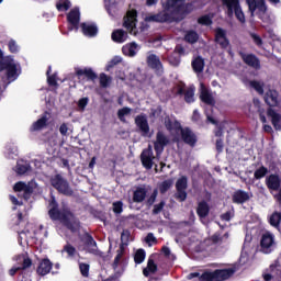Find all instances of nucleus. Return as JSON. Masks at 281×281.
I'll list each match as a JSON object with an SVG mask.
<instances>
[{
    "label": "nucleus",
    "mask_w": 281,
    "mask_h": 281,
    "mask_svg": "<svg viewBox=\"0 0 281 281\" xmlns=\"http://www.w3.org/2000/svg\"><path fill=\"white\" fill-rule=\"evenodd\" d=\"M162 10L156 14H149L145 18L147 23H179L183 21L192 10V4L186 0H166L161 2Z\"/></svg>",
    "instance_id": "nucleus-1"
},
{
    "label": "nucleus",
    "mask_w": 281,
    "mask_h": 281,
    "mask_svg": "<svg viewBox=\"0 0 281 281\" xmlns=\"http://www.w3.org/2000/svg\"><path fill=\"white\" fill-rule=\"evenodd\" d=\"M87 104H89V98H87V97L81 98V99L78 101V106H79V109H81L82 111H85V109H87Z\"/></svg>",
    "instance_id": "nucleus-59"
},
{
    "label": "nucleus",
    "mask_w": 281,
    "mask_h": 281,
    "mask_svg": "<svg viewBox=\"0 0 281 281\" xmlns=\"http://www.w3.org/2000/svg\"><path fill=\"white\" fill-rule=\"evenodd\" d=\"M165 127L167 131H176L179 132L181 130V123L179 121L172 122V119L170 116L165 117Z\"/></svg>",
    "instance_id": "nucleus-33"
},
{
    "label": "nucleus",
    "mask_w": 281,
    "mask_h": 281,
    "mask_svg": "<svg viewBox=\"0 0 281 281\" xmlns=\"http://www.w3.org/2000/svg\"><path fill=\"white\" fill-rule=\"evenodd\" d=\"M280 223H281V213L280 212L272 213V215L270 216V225H272V227H278Z\"/></svg>",
    "instance_id": "nucleus-48"
},
{
    "label": "nucleus",
    "mask_w": 281,
    "mask_h": 281,
    "mask_svg": "<svg viewBox=\"0 0 281 281\" xmlns=\"http://www.w3.org/2000/svg\"><path fill=\"white\" fill-rule=\"evenodd\" d=\"M14 192H18L19 199H24V201H29L32 199L34 194V187L30 183H25L23 181H19L13 186Z\"/></svg>",
    "instance_id": "nucleus-9"
},
{
    "label": "nucleus",
    "mask_w": 281,
    "mask_h": 281,
    "mask_svg": "<svg viewBox=\"0 0 281 281\" xmlns=\"http://www.w3.org/2000/svg\"><path fill=\"white\" fill-rule=\"evenodd\" d=\"M69 8H71V1L69 0H59L56 3V9L58 10V12H67Z\"/></svg>",
    "instance_id": "nucleus-39"
},
{
    "label": "nucleus",
    "mask_w": 281,
    "mask_h": 281,
    "mask_svg": "<svg viewBox=\"0 0 281 281\" xmlns=\"http://www.w3.org/2000/svg\"><path fill=\"white\" fill-rule=\"evenodd\" d=\"M246 4L248 5L250 16H254L256 14V10H257L258 19H260V21H265V14L269 11L267 1H265V0H246Z\"/></svg>",
    "instance_id": "nucleus-7"
},
{
    "label": "nucleus",
    "mask_w": 281,
    "mask_h": 281,
    "mask_svg": "<svg viewBox=\"0 0 281 281\" xmlns=\"http://www.w3.org/2000/svg\"><path fill=\"white\" fill-rule=\"evenodd\" d=\"M273 235L269 233L263 234L261 236L259 251H261L262 254H271V251H273V249H271V247H273Z\"/></svg>",
    "instance_id": "nucleus-20"
},
{
    "label": "nucleus",
    "mask_w": 281,
    "mask_h": 281,
    "mask_svg": "<svg viewBox=\"0 0 281 281\" xmlns=\"http://www.w3.org/2000/svg\"><path fill=\"white\" fill-rule=\"evenodd\" d=\"M187 43H196L199 41V33L196 31H189L184 36Z\"/></svg>",
    "instance_id": "nucleus-46"
},
{
    "label": "nucleus",
    "mask_w": 281,
    "mask_h": 281,
    "mask_svg": "<svg viewBox=\"0 0 281 281\" xmlns=\"http://www.w3.org/2000/svg\"><path fill=\"white\" fill-rule=\"evenodd\" d=\"M146 243H157V238L155 237V235L153 233H148L146 238H145Z\"/></svg>",
    "instance_id": "nucleus-63"
},
{
    "label": "nucleus",
    "mask_w": 281,
    "mask_h": 281,
    "mask_svg": "<svg viewBox=\"0 0 281 281\" xmlns=\"http://www.w3.org/2000/svg\"><path fill=\"white\" fill-rule=\"evenodd\" d=\"M177 95H186V85H183V86L178 85L177 86Z\"/></svg>",
    "instance_id": "nucleus-64"
},
{
    "label": "nucleus",
    "mask_w": 281,
    "mask_h": 281,
    "mask_svg": "<svg viewBox=\"0 0 281 281\" xmlns=\"http://www.w3.org/2000/svg\"><path fill=\"white\" fill-rule=\"evenodd\" d=\"M120 63H122V57H114L111 59V61H109V64L106 65V71H111V69H113V67H115V65H120Z\"/></svg>",
    "instance_id": "nucleus-53"
},
{
    "label": "nucleus",
    "mask_w": 281,
    "mask_h": 281,
    "mask_svg": "<svg viewBox=\"0 0 281 281\" xmlns=\"http://www.w3.org/2000/svg\"><path fill=\"white\" fill-rule=\"evenodd\" d=\"M75 74L77 76V78H82V76H85L86 80H91L92 82L98 80V74H95V71H93V68H75Z\"/></svg>",
    "instance_id": "nucleus-23"
},
{
    "label": "nucleus",
    "mask_w": 281,
    "mask_h": 281,
    "mask_svg": "<svg viewBox=\"0 0 281 281\" xmlns=\"http://www.w3.org/2000/svg\"><path fill=\"white\" fill-rule=\"evenodd\" d=\"M49 74H52V67H48V70L46 71L48 86L58 87V81L56 80V74L54 75H49Z\"/></svg>",
    "instance_id": "nucleus-45"
},
{
    "label": "nucleus",
    "mask_w": 281,
    "mask_h": 281,
    "mask_svg": "<svg viewBox=\"0 0 281 281\" xmlns=\"http://www.w3.org/2000/svg\"><path fill=\"white\" fill-rule=\"evenodd\" d=\"M49 183L59 194H63L64 196H74V189L63 175L57 173L50 177Z\"/></svg>",
    "instance_id": "nucleus-5"
},
{
    "label": "nucleus",
    "mask_w": 281,
    "mask_h": 281,
    "mask_svg": "<svg viewBox=\"0 0 281 281\" xmlns=\"http://www.w3.org/2000/svg\"><path fill=\"white\" fill-rule=\"evenodd\" d=\"M225 148V143L223 142V138H217L215 142V150L217 155H221Z\"/></svg>",
    "instance_id": "nucleus-54"
},
{
    "label": "nucleus",
    "mask_w": 281,
    "mask_h": 281,
    "mask_svg": "<svg viewBox=\"0 0 281 281\" xmlns=\"http://www.w3.org/2000/svg\"><path fill=\"white\" fill-rule=\"evenodd\" d=\"M99 82H100V87H102V89H106L111 85V77H109L104 72H101L99 76Z\"/></svg>",
    "instance_id": "nucleus-41"
},
{
    "label": "nucleus",
    "mask_w": 281,
    "mask_h": 281,
    "mask_svg": "<svg viewBox=\"0 0 281 281\" xmlns=\"http://www.w3.org/2000/svg\"><path fill=\"white\" fill-rule=\"evenodd\" d=\"M48 216L53 221H59L64 227L68 228L69 232L76 234V232H80V220L76 217L74 212L69 209H64L60 211L58 209V201H56V196H52L48 202Z\"/></svg>",
    "instance_id": "nucleus-2"
},
{
    "label": "nucleus",
    "mask_w": 281,
    "mask_h": 281,
    "mask_svg": "<svg viewBox=\"0 0 281 281\" xmlns=\"http://www.w3.org/2000/svg\"><path fill=\"white\" fill-rule=\"evenodd\" d=\"M191 67L195 74H203V69H205V59L201 56L195 57L191 61Z\"/></svg>",
    "instance_id": "nucleus-30"
},
{
    "label": "nucleus",
    "mask_w": 281,
    "mask_h": 281,
    "mask_svg": "<svg viewBox=\"0 0 281 281\" xmlns=\"http://www.w3.org/2000/svg\"><path fill=\"white\" fill-rule=\"evenodd\" d=\"M122 258H124V246L121 245L120 248L116 250V256L114 258V261L112 263V269L115 271V277L120 278L122 273H124L126 266H122L121 270H117V267H120V262H122Z\"/></svg>",
    "instance_id": "nucleus-18"
},
{
    "label": "nucleus",
    "mask_w": 281,
    "mask_h": 281,
    "mask_svg": "<svg viewBox=\"0 0 281 281\" xmlns=\"http://www.w3.org/2000/svg\"><path fill=\"white\" fill-rule=\"evenodd\" d=\"M222 4L226 8V14L228 19H232V16H236L237 21L239 23H245V12H243V7H240V0H221Z\"/></svg>",
    "instance_id": "nucleus-6"
},
{
    "label": "nucleus",
    "mask_w": 281,
    "mask_h": 281,
    "mask_svg": "<svg viewBox=\"0 0 281 281\" xmlns=\"http://www.w3.org/2000/svg\"><path fill=\"white\" fill-rule=\"evenodd\" d=\"M168 144H170V138H168L162 131H158L156 134V140L154 142V150L157 157H161V154Z\"/></svg>",
    "instance_id": "nucleus-10"
},
{
    "label": "nucleus",
    "mask_w": 281,
    "mask_h": 281,
    "mask_svg": "<svg viewBox=\"0 0 281 281\" xmlns=\"http://www.w3.org/2000/svg\"><path fill=\"white\" fill-rule=\"evenodd\" d=\"M147 196H148V188L146 187V184L135 187L132 194V199L128 200V203L130 204L144 203Z\"/></svg>",
    "instance_id": "nucleus-12"
},
{
    "label": "nucleus",
    "mask_w": 281,
    "mask_h": 281,
    "mask_svg": "<svg viewBox=\"0 0 281 281\" xmlns=\"http://www.w3.org/2000/svg\"><path fill=\"white\" fill-rule=\"evenodd\" d=\"M211 241L213 243V245H218V243L223 241V237L221 236V234L215 233V234L211 237Z\"/></svg>",
    "instance_id": "nucleus-62"
},
{
    "label": "nucleus",
    "mask_w": 281,
    "mask_h": 281,
    "mask_svg": "<svg viewBox=\"0 0 281 281\" xmlns=\"http://www.w3.org/2000/svg\"><path fill=\"white\" fill-rule=\"evenodd\" d=\"M263 100L265 103L270 106L267 110L268 117H271L272 126L276 131H281V115L280 113L276 112V106H280V92L276 89L269 88L266 93L263 92Z\"/></svg>",
    "instance_id": "nucleus-3"
},
{
    "label": "nucleus",
    "mask_w": 281,
    "mask_h": 281,
    "mask_svg": "<svg viewBox=\"0 0 281 281\" xmlns=\"http://www.w3.org/2000/svg\"><path fill=\"white\" fill-rule=\"evenodd\" d=\"M150 273H157V263H155V259L149 258L147 261V267L143 269V276L148 278Z\"/></svg>",
    "instance_id": "nucleus-32"
},
{
    "label": "nucleus",
    "mask_w": 281,
    "mask_h": 281,
    "mask_svg": "<svg viewBox=\"0 0 281 281\" xmlns=\"http://www.w3.org/2000/svg\"><path fill=\"white\" fill-rule=\"evenodd\" d=\"M236 273L234 268L216 269L214 271L206 270L202 274L199 272H191L188 274V280H194L199 278L201 281H225L229 280L232 276Z\"/></svg>",
    "instance_id": "nucleus-4"
},
{
    "label": "nucleus",
    "mask_w": 281,
    "mask_h": 281,
    "mask_svg": "<svg viewBox=\"0 0 281 281\" xmlns=\"http://www.w3.org/2000/svg\"><path fill=\"white\" fill-rule=\"evenodd\" d=\"M249 199H250L249 193L240 189L235 191L232 196L233 203H236L237 205H243V203H247Z\"/></svg>",
    "instance_id": "nucleus-27"
},
{
    "label": "nucleus",
    "mask_w": 281,
    "mask_h": 281,
    "mask_svg": "<svg viewBox=\"0 0 281 281\" xmlns=\"http://www.w3.org/2000/svg\"><path fill=\"white\" fill-rule=\"evenodd\" d=\"M135 124L139 128L143 137H148L150 133V125H148V119L145 115H137L135 117Z\"/></svg>",
    "instance_id": "nucleus-22"
},
{
    "label": "nucleus",
    "mask_w": 281,
    "mask_h": 281,
    "mask_svg": "<svg viewBox=\"0 0 281 281\" xmlns=\"http://www.w3.org/2000/svg\"><path fill=\"white\" fill-rule=\"evenodd\" d=\"M173 183H175V181L172 179H167V180L162 181L159 184L160 194H166V192H168V190H170L172 188Z\"/></svg>",
    "instance_id": "nucleus-38"
},
{
    "label": "nucleus",
    "mask_w": 281,
    "mask_h": 281,
    "mask_svg": "<svg viewBox=\"0 0 281 281\" xmlns=\"http://www.w3.org/2000/svg\"><path fill=\"white\" fill-rule=\"evenodd\" d=\"M158 195H159V190L154 189L149 198L146 200L147 207H153V205H155V201H157Z\"/></svg>",
    "instance_id": "nucleus-47"
},
{
    "label": "nucleus",
    "mask_w": 281,
    "mask_h": 281,
    "mask_svg": "<svg viewBox=\"0 0 281 281\" xmlns=\"http://www.w3.org/2000/svg\"><path fill=\"white\" fill-rule=\"evenodd\" d=\"M266 186L268 190H272L273 192H278L274 195L276 201L281 205V179L280 176L276 173H271L266 178Z\"/></svg>",
    "instance_id": "nucleus-8"
},
{
    "label": "nucleus",
    "mask_w": 281,
    "mask_h": 281,
    "mask_svg": "<svg viewBox=\"0 0 281 281\" xmlns=\"http://www.w3.org/2000/svg\"><path fill=\"white\" fill-rule=\"evenodd\" d=\"M126 115H131V108L125 106L117 111V117L120 122H123V124L126 122Z\"/></svg>",
    "instance_id": "nucleus-42"
},
{
    "label": "nucleus",
    "mask_w": 281,
    "mask_h": 281,
    "mask_svg": "<svg viewBox=\"0 0 281 281\" xmlns=\"http://www.w3.org/2000/svg\"><path fill=\"white\" fill-rule=\"evenodd\" d=\"M30 267H32V259H30V257L24 258L23 262H22V267L21 270L25 271V269H30Z\"/></svg>",
    "instance_id": "nucleus-60"
},
{
    "label": "nucleus",
    "mask_w": 281,
    "mask_h": 281,
    "mask_svg": "<svg viewBox=\"0 0 281 281\" xmlns=\"http://www.w3.org/2000/svg\"><path fill=\"white\" fill-rule=\"evenodd\" d=\"M239 56L243 63H245V65H247L248 67H251V69H255L256 71H260L261 69L260 58H258L256 54L254 53L245 54L243 52H239Z\"/></svg>",
    "instance_id": "nucleus-13"
},
{
    "label": "nucleus",
    "mask_w": 281,
    "mask_h": 281,
    "mask_svg": "<svg viewBox=\"0 0 281 281\" xmlns=\"http://www.w3.org/2000/svg\"><path fill=\"white\" fill-rule=\"evenodd\" d=\"M112 211L117 215V214H122V212H124V202L122 201H116L113 202L112 204Z\"/></svg>",
    "instance_id": "nucleus-51"
},
{
    "label": "nucleus",
    "mask_w": 281,
    "mask_h": 281,
    "mask_svg": "<svg viewBox=\"0 0 281 281\" xmlns=\"http://www.w3.org/2000/svg\"><path fill=\"white\" fill-rule=\"evenodd\" d=\"M7 78L8 80H16L18 78V69H16V64L10 61L9 65L7 66Z\"/></svg>",
    "instance_id": "nucleus-34"
},
{
    "label": "nucleus",
    "mask_w": 281,
    "mask_h": 281,
    "mask_svg": "<svg viewBox=\"0 0 281 281\" xmlns=\"http://www.w3.org/2000/svg\"><path fill=\"white\" fill-rule=\"evenodd\" d=\"M89 269H90L89 263H83V262L79 263V270L81 276H83V278H89Z\"/></svg>",
    "instance_id": "nucleus-52"
},
{
    "label": "nucleus",
    "mask_w": 281,
    "mask_h": 281,
    "mask_svg": "<svg viewBox=\"0 0 281 281\" xmlns=\"http://www.w3.org/2000/svg\"><path fill=\"white\" fill-rule=\"evenodd\" d=\"M173 54L178 55V56H183L186 54V48H183L181 46V44L176 45L175 49H173Z\"/></svg>",
    "instance_id": "nucleus-61"
},
{
    "label": "nucleus",
    "mask_w": 281,
    "mask_h": 281,
    "mask_svg": "<svg viewBox=\"0 0 281 281\" xmlns=\"http://www.w3.org/2000/svg\"><path fill=\"white\" fill-rule=\"evenodd\" d=\"M196 214L199 218H207L210 216V204L207 201L202 200L198 203Z\"/></svg>",
    "instance_id": "nucleus-29"
},
{
    "label": "nucleus",
    "mask_w": 281,
    "mask_h": 281,
    "mask_svg": "<svg viewBox=\"0 0 281 281\" xmlns=\"http://www.w3.org/2000/svg\"><path fill=\"white\" fill-rule=\"evenodd\" d=\"M179 131L182 142H184L188 146H191V148H194L199 142L196 134L192 132L190 127H181Z\"/></svg>",
    "instance_id": "nucleus-14"
},
{
    "label": "nucleus",
    "mask_w": 281,
    "mask_h": 281,
    "mask_svg": "<svg viewBox=\"0 0 281 281\" xmlns=\"http://www.w3.org/2000/svg\"><path fill=\"white\" fill-rule=\"evenodd\" d=\"M53 267L54 263L52 262V260H49V258H44L38 262L36 273L37 276L44 278V276H47L48 273L52 272Z\"/></svg>",
    "instance_id": "nucleus-21"
},
{
    "label": "nucleus",
    "mask_w": 281,
    "mask_h": 281,
    "mask_svg": "<svg viewBox=\"0 0 281 281\" xmlns=\"http://www.w3.org/2000/svg\"><path fill=\"white\" fill-rule=\"evenodd\" d=\"M168 63L169 65H171L172 67H179V65H181V56L177 55L176 53H171L168 56Z\"/></svg>",
    "instance_id": "nucleus-40"
},
{
    "label": "nucleus",
    "mask_w": 281,
    "mask_h": 281,
    "mask_svg": "<svg viewBox=\"0 0 281 281\" xmlns=\"http://www.w3.org/2000/svg\"><path fill=\"white\" fill-rule=\"evenodd\" d=\"M48 122H49V113L45 111L41 115V117L32 124L31 131L33 133L36 131H43V128L47 127V125L49 124Z\"/></svg>",
    "instance_id": "nucleus-25"
},
{
    "label": "nucleus",
    "mask_w": 281,
    "mask_h": 281,
    "mask_svg": "<svg viewBox=\"0 0 281 281\" xmlns=\"http://www.w3.org/2000/svg\"><path fill=\"white\" fill-rule=\"evenodd\" d=\"M80 27L83 36H88V38H94V36H98V25L95 23L83 22L80 24Z\"/></svg>",
    "instance_id": "nucleus-26"
},
{
    "label": "nucleus",
    "mask_w": 281,
    "mask_h": 281,
    "mask_svg": "<svg viewBox=\"0 0 281 281\" xmlns=\"http://www.w3.org/2000/svg\"><path fill=\"white\" fill-rule=\"evenodd\" d=\"M200 100L204 104H207V106H214L216 104V100H214L212 92H210L205 87H202L201 89Z\"/></svg>",
    "instance_id": "nucleus-28"
},
{
    "label": "nucleus",
    "mask_w": 281,
    "mask_h": 281,
    "mask_svg": "<svg viewBox=\"0 0 281 281\" xmlns=\"http://www.w3.org/2000/svg\"><path fill=\"white\" fill-rule=\"evenodd\" d=\"M184 102L192 104L194 102V87H189L184 92Z\"/></svg>",
    "instance_id": "nucleus-43"
},
{
    "label": "nucleus",
    "mask_w": 281,
    "mask_h": 281,
    "mask_svg": "<svg viewBox=\"0 0 281 281\" xmlns=\"http://www.w3.org/2000/svg\"><path fill=\"white\" fill-rule=\"evenodd\" d=\"M249 86L251 89H255L259 95H265V82H260L257 80H250Z\"/></svg>",
    "instance_id": "nucleus-35"
},
{
    "label": "nucleus",
    "mask_w": 281,
    "mask_h": 281,
    "mask_svg": "<svg viewBox=\"0 0 281 281\" xmlns=\"http://www.w3.org/2000/svg\"><path fill=\"white\" fill-rule=\"evenodd\" d=\"M215 43L220 45L221 49L229 47V38H227V31L222 27L215 29Z\"/></svg>",
    "instance_id": "nucleus-19"
},
{
    "label": "nucleus",
    "mask_w": 281,
    "mask_h": 281,
    "mask_svg": "<svg viewBox=\"0 0 281 281\" xmlns=\"http://www.w3.org/2000/svg\"><path fill=\"white\" fill-rule=\"evenodd\" d=\"M144 260H146V250H144L143 248H139L138 250H136L134 255V262L135 265H142Z\"/></svg>",
    "instance_id": "nucleus-37"
},
{
    "label": "nucleus",
    "mask_w": 281,
    "mask_h": 281,
    "mask_svg": "<svg viewBox=\"0 0 281 281\" xmlns=\"http://www.w3.org/2000/svg\"><path fill=\"white\" fill-rule=\"evenodd\" d=\"M176 199L180 202L186 201V199H188V177L187 176H182L180 177L177 182H176Z\"/></svg>",
    "instance_id": "nucleus-11"
},
{
    "label": "nucleus",
    "mask_w": 281,
    "mask_h": 281,
    "mask_svg": "<svg viewBox=\"0 0 281 281\" xmlns=\"http://www.w3.org/2000/svg\"><path fill=\"white\" fill-rule=\"evenodd\" d=\"M126 38H128V33L122 29L115 30L112 33V41H114V43H124Z\"/></svg>",
    "instance_id": "nucleus-31"
},
{
    "label": "nucleus",
    "mask_w": 281,
    "mask_h": 281,
    "mask_svg": "<svg viewBox=\"0 0 281 281\" xmlns=\"http://www.w3.org/2000/svg\"><path fill=\"white\" fill-rule=\"evenodd\" d=\"M140 161L147 170L153 168L155 161V154L153 153V146L148 145V148L144 149L140 154Z\"/></svg>",
    "instance_id": "nucleus-16"
},
{
    "label": "nucleus",
    "mask_w": 281,
    "mask_h": 281,
    "mask_svg": "<svg viewBox=\"0 0 281 281\" xmlns=\"http://www.w3.org/2000/svg\"><path fill=\"white\" fill-rule=\"evenodd\" d=\"M67 22L69 23V30H78L80 27V9L75 7L67 14Z\"/></svg>",
    "instance_id": "nucleus-17"
},
{
    "label": "nucleus",
    "mask_w": 281,
    "mask_h": 281,
    "mask_svg": "<svg viewBox=\"0 0 281 281\" xmlns=\"http://www.w3.org/2000/svg\"><path fill=\"white\" fill-rule=\"evenodd\" d=\"M59 133L63 136H66L69 133V123H61L59 126Z\"/></svg>",
    "instance_id": "nucleus-58"
},
{
    "label": "nucleus",
    "mask_w": 281,
    "mask_h": 281,
    "mask_svg": "<svg viewBox=\"0 0 281 281\" xmlns=\"http://www.w3.org/2000/svg\"><path fill=\"white\" fill-rule=\"evenodd\" d=\"M64 251H66V254H68L70 258H74V256H76V247H74L71 244L65 245Z\"/></svg>",
    "instance_id": "nucleus-55"
},
{
    "label": "nucleus",
    "mask_w": 281,
    "mask_h": 281,
    "mask_svg": "<svg viewBox=\"0 0 281 281\" xmlns=\"http://www.w3.org/2000/svg\"><path fill=\"white\" fill-rule=\"evenodd\" d=\"M8 47H9V52H11V54H19V45H16V41L10 40Z\"/></svg>",
    "instance_id": "nucleus-56"
},
{
    "label": "nucleus",
    "mask_w": 281,
    "mask_h": 281,
    "mask_svg": "<svg viewBox=\"0 0 281 281\" xmlns=\"http://www.w3.org/2000/svg\"><path fill=\"white\" fill-rule=\"evenodd\" d=\"M267 175H269V169L265 166L259 167L254 172V177L257 181H259L260 179H265V177H267Z\"/></svg>",
    "instance_id": "nucleus-36"
},
{
    "label": "nucleus",
    "mask_w": 281,
    "mask_h": 281,
    "mask_svg": "<svg viewBox=\"0 0 281 281\" xmlns=\"http://www.w3.org/2000/svg\"><path fill=\"white\" fill-rule=\"evenodd\" d=\"M83 243L87 247H98V243L93 239V236L89 233L83 234Z\"/></svg>",
    "instance_id": "nucleus-44"
},
{
    "label": "nucleus",
    "mask_w": 281,
    "mask_h": 281,
    "mask_svg": "<svg viewBox=\"0 0 281 281\" xmlns=\"http://www.w3.org/2000/svg\"><path fill=\"white\" fill-rule=\"evenodd\" d=\"M250 38H252L255 45L258 47L262 46V37L256 33H250Z\"/></svg>",
    "instance_id": "nucleus-57"
},
{
    "label": "nucleus",
    "mask_w": 281,
    "mask_h": 281,
    "mask_svg": "<svg viewBox=\"0 0 281 281\" xmlns=\"http://www.w3.org/2000/svg\"><path fill=\"white\" fill-rule=\"evenodd\" d=\"M137 23V10L132 9L127 11L126 15L123 18V27L126 29L130 34L133 33V29Z\"/></svg>",
    "instance_id": "nucleus-15"
},
{
    "label": "nucleus",
    "mask_w": 281,
    "mask_h": 281,
    "mask_svg": "<svg viewBox=\"0 0 281 281\" xmlns=\"http://www.w3.org/2000/svg\"><path fill=\"white\" fill-rule=\"evenodd\" d=\"M146 64L149 69H154V71H164V64H161V59L156 54H150L146 58Z\"/></svg>",
    "instance_id": "nucleus-24"
},
{
    "label": "nucleus",
    "mask_w": 281,
    "mask_h": 281,
    "mask_svg": "<svg viewBox=\"0 0 281 281\" xmlns=\"http://www.w3.org/2000/svg\"><path fill=\"white\" fill-rule=\"evenodd\" d=\"M199 25H205L206 27H210L212 25V16L210 14L202 15L198 19Z\"/></svg>",
    "instance_id": "nucleus-49"
},
{
    "label": "nucleus",
    "mask_w": 281,
    "mask_h": 281,
    "mask_svg": "<svg viewBox=\"0 0 281 281\" xmlns=\"http://www.w3.org/2000/svg\"><path fill=\"white\" fill-rule=\"evenodd\" d=\"M165 207H166V201L161 200L158 204H154L151 214L154 216H157V214H161V212H164Z\"/></svg>",
    "instance_id": "nucleus-50"
}]
</instances>
